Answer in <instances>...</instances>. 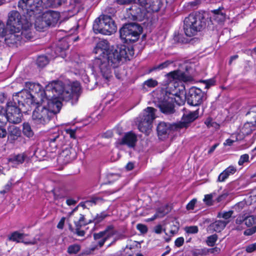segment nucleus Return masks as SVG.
I'll return each instance as SVG.
<instances>
[{
    "label": "nucleus",
    "instance_id": "nucleus-30",
    "mask_svg": "<svg viewBox=\"0 0 256 256\" xmlns=\"http://www.w3.org/2000/svg\"><path fill=\"white\" fill-rule=\"evenodd\" d=\"M168 129V126L164 122H160L157 126V130L159 134H166Z\"/></svg>",
    "mask_w": 256,
    "mask_h": 256
},
{
    "label": "nucleus",
    "instance_id": "nucleus-24",
    "mask_svg": "<svg viewBox=\"0 0 256 256\" xmlns=\"http://www.w3.org/2000/svg\"><path fill=\"white\" fill-rule=\"evenodd\" d=\"M66 0H47L44 6L46 8H55L60 6L62 3L64 2Z\"/></svg>",
    "mask_w": 256,
    "mask_h": 256
},
{
    "label": "nucleus",
    "instance_id": "nucleus-61",
    "mask_svg": "<svg viewBox=\"0 0 256 256\" xmlns=\"http://www.w3.org/2000/svg\"><path fill=\"white\" fill-rule=\"evenodd\" d=\"M214 120L211 118H208L204 122V124L208 128H211Z\"/></svg>",
    "mask_w": 256,
    "mask_h": 256
},
{
    "label": "nucleus",
    "instance_id": "nucleus-13",
    "mask_svg": "<svg viewBox=\"0 0 256 256\" xmlns=\"http://www.w3.org/2000/svg\"><path fill=\"white\" fill-rule=\"evenodd\" d=\"M184 67L186 70V72L178 69L166 74V76L170 82L177 80L188 82L192 80V76L189 74L188 64H184Z\"/></svg>",
    "mask_w": 256,
    "mask_h": 256
},
{
    "label": "nucleus",
    "instance_id": "nucleus-42",
    "mask_svg": "<svg viewBox=\"0 0 256 256\" xmlns=\"http://www.w3.org/2000/svg\"><path fill=\"white\" fill-rule=\"evenodd\" d=\"M185 231L188 234H194L198 232V227L196 226H187L185 228Z\"/></svg>",
    "mask_w": 256,
    "mask_h": 256
},
{
    "label": "nucleus",
    "instance_id": "nucleus-9",
    "mask_svg": "<svg viewBox=\"0 0 256 256\" xmlns=\"http://www.w3.org/2000/svg\"><path fill=\"white\" fill-rule=\"evenodd\" d=\"M42 3L41 0H20L18 3V8L33 21L35 12L41 6Z\"/></svg>",
    "mask_w": 256,
    "mask_h": 256
},
{
    "label": "nucleus",
    "instance_id": "nucleus-25",
    "mask_svg": "<svg viewBox=\"0 0 256 256\" xmlns=\"http://www.w3.org/2000/svg\"><path fill=\"white\" fill-rule=\"evenodd\" d=\"M220 251V249L218 247H214L213 248L208 249L206 250H199L198 252H195L194 256H198V254L201 255H206L207 253L213 254H218Z\"/></svg>",
    "mask_w": 256,
    "mask_h": 256
},
{
    "label": "nucleus",
    "instance_id": "nucleus-1",
    "mask_svg": "<svg viewBox=\"0 0 256 256\" xmlns=\"http://www.w3.org/2000/svg\"><path fill=\"white\" fill-rule=\"evenodd\" d=\"M94 52L99 56L92 61V70L100 74L106 80L112 77V68L117 67L123 59H130L134 54L132 50L125 46H110L106 40H102L96 45Z\"/></svg>",
    "mask_w": 256,
    "mask_h": 256
},
{
    "label": "nucleus",
    "instance_id": "nucleus-44",
    "mask_svg": "<svg viewBox=\"0 0 256 256\" xmlns=\"http://www.w3.org/2000/svg\"><path fill=\"white\" fill-rule=\"evenodd\" d=\"M108 214L105 212H102L99 214H98L94 218V221L96 222H100L104 220Z\"/></svg>",
    "mask_w": 256,
    "mask_h": 256
},
{
    "label": "nucleus",
    "instance_id": "nucleus-27",
    "mask_svg": "<svg viewBox=\"0 0 256 256\" xmlns=\"http://www.w3.org/2000/svg\"><path fill=\"white\" fill-rule=\"evenodd\" d=\"M80 248L81 246L80 244H71L68 246L67 252L70 254H75L80 251Z\"/></svg>",
    "mask_w": 256,
    "mask_h": 256
},
{
    "label": "nucleus",
    "instance_id": "nucleus-21",
    "mask_svg": "<svg viewBox=\"0 0 256 256\" xmlns=\"http://www.w3.org/2000/svg\"><path fill=\"white\" fill-rule=\"evenodd\" d=\"M8 132V138L11 142H13L15 140H16L20 136L21 134L20 130L14 126H9Z\"/></svg>",
    "mask_w": 256,
    "mask_h": 256
},
{
    "label": "nucleus",
    "instance_id": "nucleus-63",
    "mask_svg": "<svg viewBox=\"0 0 256 256\" xmlns=\"http://www.w3.org/2000/svg\"><path fill=\"white\" fill-rule=\"evenodd\" d=\"M234 141L235 140H234L228 138L225 141V142L224 143V146H230L232 144Z\"/></svg>",
    "mask_w": 256,
    "mask_h": 256
},
{
    "label": "nucleus",
    "instance_id": "nucleus-55",
    "mask_svg": "<svg viewBox=\"0 0 256 256\" xmlns=\"http://www.w3.org/2000/svg\"><path fill=\"white\" fill-rule=\"evenodd\" d=\"M79 206L82 207L84 208H88V207L91 206L90 202L88 200H86L84 202H80L77 206L78 207Z\"/></svg>",
    "mask_w": 256,
    "mask_h": 256
},
{
    "label": "nucleus",
    "instance_id": "nucleus-53",
    "mask_svg": "<svg viewBox=\"0 0 256 256\" xmlns=\"http://www.w3.org/2000/svg\"><path fill=\"white\" fill-rule=\"evenodd\" d=\"M6 32L4 24L0 20V36H4Z\"/></svg>",
    "mask_w": 256,
    "mask_h": 256
},
{
    "label": "nucleus",
    "instance_id": "nucleus-40",
    "mask_svg": "<svg viewBox=\"0 0 256 256\" xmlns=\"http://www.w3.org/2000/svg\"><path fill=\"white\" fill-rule=\"evenodd\" d=\"M200 82L204 84L205 88L208 89L210 86L215 84L216 81L214 78H210L208 80H200Z\"/></svg>",
    "mask_w": 256,
    "mask_h": 256
},
{
    "label": "nucleus",
    "instance_id": "nucleus-34",
    "mask_svg": "<svg viewBox=\"0 0 256 256\" xmlns=\"http://www.w3.org/2000/svg\"><path fill=\"white\" fill-rule=\"evenodd\" d=\"M244 223L247 226H250L256 223V217L250 216L244 218Z\"/></svg>",
    "mask_w": 256,
    "mask_h": 256
},
{
    "label": "nucleus",
    "instance_id": "nucleus-8",
    "mask_svg": "<svg viewBox=\"0 0 256 256\" xmlns=\"http://www.w3.org/2000/svg\"><path fill=\"white\" fill-rule=\"evenodd\" d=\"M60 18V14L56 11L48 10L45 12L40 18H37L35 25L40 28H44L46 26H54Z\"/></svg>",
    "mask_w": 256,
    "mask_h": 256
},
{
    "label": "nucleus",
    "instance_id": "nucleus-3",
    "mask_svg": "<svg viewBox=\"0 0 256 256\" xmlns=\"http://www.w3.org/2000/svg\"><path fill=\"white\" fill-rule=\"evenodd\" d=\"M62 90L61 92L66 90L70 92L69 99H63L60 96H53L54 93H50V96L47 94L40 97V102L36 104L38 106L34 110L32 116V120L36 124L44 125L48 124L51 118L60 111L62 107L60 100L68 101L74 95H77L80 92V86L78 82L66 85L62 84Z\"/></svg>",
    "mask_w": 256,
    "mask_h": 256
},
{
    "label": "nucleus",
    "instance_id": "nucleus-41",
    "mask_svg": "<svg viewBox=\"0 0 256 256\" xmlns=\"http://www.w3.org/2000/svg\"><path fill=\"white\" fill-rule=\"evenodd\" d=\"M230 192L226 190H224L222 192V193L216 199V200L218 202H221L222 201L224 200L227 196L229 195Z\"/></svg>",
    "mask_w": 256,
    "mask_h": 256
},
{
    "label": "nucleus",
    "instance_id": "nucleus-16",
    "mask_svg": "<svg viewBox=\"0 0 256 256\" xmlns=\"http://www.w3.org/2000/svg\"><path fill=\"white\" fill-rule=\"evenodd\" d=\"M198 116V110L188 114H184L181 121L176 124L178 128H186L189 124L194 121Z\"/></svg>",
    "mask_w": 256,
    "mask_h": 256
},
{
    "label": "nucleus",
    "instance_id": "nucleus-51",
    "mask_svg": "<svg viewBox=\"0 0 256 256\" xmlns=\"http://www.w3.org/2000/svg\"><path fill=\"white\" fill-rule=\"evenodd\" d=\"M254 250H256V242L251 244L246 248V251L248 252H254Z\"/></svg>",
    "mask_w": 256,
    "mask_h": 256
},
{
    "label": "nucleus",
    "instance_id": "nucleus-62",
    "mask_svg": "<svg viewBox=\"0 0 256 256\" xmlns=\"http://www.w3.org/2000/svg\"><path fill=\"white\" fill-rule=\"evenodd\" d=\"M7 134V132L6 129L0 127V138H3L6 137Z\"/></svg>",
    "mask_w": 256,
    "mask_h": 256
},
{
    "label": "nucleus",
    "instance_id": "nucleus-2",
    "mask_svg": "<svg viewBox=\"0 0 256 256\" xmlns=\"http://www.w3.org/2000/svg\"><path fill=\"white\" fill-rule=\"evenodd\" d=\"M26 89L13 96L12 100L16 102L19 107H24L26 104L30 106L36 105L40 102V97L54 93L53 96H60L63 99H69L70 92L64 91L61 92L62 90V82L60 81H54L49 83L46 86V90H42V86L39 84L25 82Z\"/></svg>",
    "mask_w": 256,
    "mask_h": 256
},
{
    "label": "nucleus",
    "instance_id": "nucleus-19",
    "mask_svg": "<svg viewBox=\"0 0 256 256\" xmlns=\"http://www.w3.org/2000/svg\"><path fill=\"white\" fill-rule=\"evenodd\" d=\"M136 142V136L132 132L125 134L124 136L119 142L120 144H126L129 147H134Z\"/></svg>",
    "mask_w": 256,
    "mask_h": 256
},
{
    "label": "nucleus",
    "instance_id": "nucleus-64",
    "mask_svg": "<svg viewBox=\"0 0 256 256\" xmlns=\"http://www.w3.org/2000/svg\"><path fill=\"white\" fill-rule=\"evenodd\" d=\"M100 238H101V240H100L98 242V243L100 246L102 247L107 240H106V238H104V237H102Z\"/></svg>",
    "mask_w": 256,
    "mask_h": 256
},
{
    "label": "nucleus",
    "instance_id": "nucleus-18",
    "mask_svg": "<svg viewBox=\"0 0 256 256\" xmlns=\"http://www.w3.org/2000/svg\"><path fill=\"white\" fill-rule=\"evenodd\" d=\"M26 234H21L18 232L12 233L8 237L10 240L16 242H23L26 244H37V240L34 238L32 240H26L24 238Z\"/></svg>",
    "mask_w": 256,
    "mask_h": 256
},
{
    "label": "nucleus",
    "instance_id": "nucleus-35",
    "mask_svg": "<svg viewBox=\"0 0 256 256\" xmlns=\"http://www.w3.org/2000/svg\"><path fill=\"white\" fill-rule=\"evenodd\" d=\"M216 193L213 192L210 194H206L204 196V202L205 204L208 206H212L213 204L212 202V198L215 196Z\"/></svg>",
    "mask_w": 256,
    "mask_h": 256
},
{
    "label": "nucleus",
    "instance_id": "nucleus-6",
    "mask_svg": "<svg viewBox=\"0 0 256 256\" xmlns=\"http://www.w3.org/2000/svg\"><path fill=\"white\" fill-rule=\"evenodd\" d=\"M93 30L96 34L110 35L116 32V26L110 16H103L95 20Z\"/></svg>",
    "mask_w": 256,
    "mask_h": 256
},
{
    "label": "nucleus",
    "instance_id": "nucleus-48",
    "mask_svg": "<svg viewBox=\"0 0 256 256\" xmlns=\"http://www.w3.org/2000/svg\"><path fill=\"white\" fill-rule=\"evenodd\" d=\"M228 178L227 174H226L224 171L221 172L218 176L217 181L218 182H224L226 179Z\"/></svg>",
    "mask_w": 256,
    "mask_h": 256
},
{
    "label": "nucleus",
    "instance_id": "nucleus-28",
    "mask_svg": "<svg viewBox=\"0 0 256 256\" xmlns=\"http://www.w3.org/2000/svg\"><path fill=\"white\" fill-rule=\"evenodd\" d=\"M23 133L28 138H31L34 135V132L29 124L24 123L23 124Z\"/></svg>",
    "mask_w": 256,
    "mask_h": 256
},
{
    "label": "nucleus",
    "instance_id": "nucleus-56",
    "mask_svg": "<svg viewBox=\"0 0 256 256\" xmlns=\"http://www.w3.org/2000/svg\"><path fill=\"white\" fill-rule=\"evenodd\" d=\"M60 138V136L58 134L56 133L54 134V136H50L48 138V140L50 143L54 142L57 139Z\"/></svg>",
    "mask_w": 256,
    "mask_h": 256
},
{
    "label": "nucleus",
    "instance_id": "nucleus-33",
    "mask_svg": "<svg viewBox=\"0 0 256 256\" xmlns=\"http://www.w3.org/2000/svg\"><path fill=\"white\" fill-rule=\"evenodd\" d=\"M48 63V60L46 56H42L38 57L37 59L38 65L40 67H43Z\"/></svg>",
    "mask_w": 256,
    "mask_h": 256
},
{
    "label": "nucleus",
    "instance_id": "nucleus-32",
    "mask_svg": "<svg viewBox=\"0 0 256 256\" xmlns=\"http://www.w3.org/2000/svg\"><path fill=\"white\" fill-rule=\"evenodd\" d=\"M26 158V156L24 154H18L14 156L12 160L16 164H22Z\"/></svg>",
    "mask_w": 256,
    "mask_h": 256
},
{
    "label": "nucleus",
    "instance_id": "nucleus-45",
    "mask_svg": "<svg viewBox=\"0 0 256 256\" xmlns=\"http://www.w3.org/2000/svg\"><path fill=\"white\" fill-rule=\"evenodd\" d=\"M249 160V156L248 154H244L240 156L239 160L238 162V164L240 166H242L243 164L248 161Z\"/></svg>",
    "mask_w": 256,
    "mask_h": 256
},
{
    "label": "nucleus",
    "instance_id": "nucleus-31",
    "mask_svg": "<svg viewBox=\"0 0 256 256\" xmlns=\"http://www.w3.org/2000/svg\"><path fill=\"white\" fill-rule=\"evenodd\" d=\"M88 222H87L84 218V216L82 214H80L78 220H74V224L76 228H80L82 226L87 224Z\"/></svg>",
    "mask_w": 256,
    "mask_h": 256
},
{
    "label": "nucleus",
    "instance_id": "nucleus-17",
    "mask_svg": "<svg viewBox=\"0 0 256 256\" xmlns=\"http://www.w3.org/2000/svg\"><path fill=\"white\" fill-rule=\"evenodd\" d=\"M128 10L130 14L135 18L144 17L146 14L144 6H141L138 1V3H134L128 8Z\"/></svg>",
    "mask_w": 256,
    "mask_h": 256
},
{
    "label": "nucleus",
    "instance_id": "nucleus-57",
    "mask_svg": "<svg viewBox=\"0 0 256 256\" xmlns=\"http://www.w3.org/2000/svg\"><path fill=\"white\" fill-rule=\"evenodd\" d=\"M134 0H116V2L118 4H130Z\"/></svg>",
    "mask_w": 256,
    "mask_h": 256
},
{
    "label": "nucleus",
    "instance_id": "nucleus-52",
    "mask_svg": "<svg viewBox=\"0 0 256 256\" xmlns=\"http://www.w3.org/2000/svg\"><path fill=\"white\" fill-rule=\"evenodd\" d=\"M184 243V238L182 237H180V238H177L175 242H174L175 245L177 247L181 246H182Z\"/></svg>",
    "mask_w": 256,
    "mask_h": 256
},
{
    "label": "nucleus",
    "instance_id": "nucleus-43",
    "mask_svg": "<svg viewBox=\"0 0 256 256\" xmlns=\"http://www.w3.org/2000/svg\"><path fill=\"white\" fill-rule=\"evenodd\" d=\"M144 84L148 88H154L158 85V82L156 80L150 78L144 82Z\"/></svg>",
    "mask_w": 256,
    "mask_h": 256
},
{
    "label": "nucleus",
    "instance_id": "nucleus-49",
    "mask_svg": "<svg viewBox=\"0 0 256 256\" xmlns=\"http://www.w3.org/2000/svg\"><path fill=\"white\" fill-rule=\"evenodd\" d=\"M256 232V226H254L246 230L244 232V234L246 236H250Z\"/></svg>",
    "mask_w": 256,
    "mask_h": 256
},
{
    "label": "nucleus",
    "instance_id": "nucleus-60",
    "mask_svg": "<svg viewBox=\"0 0 256 256\" xmlns=\"http://www.w3.org/2000/svg\"><path fill=\"white\" fill-rule=\"evenodd\" d=\"M154 232L157 234H160L162 233V228L161 225H158L155 226L154 228Z\"/></svg>",
    "mask_w": 256,
    "mask_h": 256
},
{
    "label": "nucleus",
    "instance_id": "nucleus-15",
    "mask_svg": "<svg viewBox=\"0 0 256 256\" xmlns=\"http://www.w3.org/2000/svg\"><path fill=\"white\" fill-rule=\"evenodd\" d=\"M76 157V153L75 150L72 147H68L64 149L60 153L58 160L63 164H68Z\"/></svg>",
    "mask_w": 256,
    "mask_h": 256
},
{
    "label": "nucleus",
    "instance_id": "nucleus-22",
    "mask_svg": "<svg viewBox=\"0 0 256 256\" xmlns=\"http://www.w3.org/2000/svg\"><path fill=\"white\" fill-rule=\"evenodd\" d=\"M229 221L218 220L211 224L209 226L210 229L216 232H220L224 229Z\"/></svg>",
    "mask_w": 256,
    "mask_h": 256
},
{
    "label": "nucleus",
    "instance_id": "nucleus-46",
    "mask_svg": "<svg viewBox=\"0 0 256 256\" xmlns=\"http://www.w3.org/2000/svg\"><path fill=\"white\" fill-rule=\"evenodd\" d=\"M226 174L229 176L230 175L233 174L236 172V168L234 166H230L224 170Z\"/></svg>",
    "mask_w": 256,
    "mask_h": 256
},
{
    "label": "nucleus",
    "instance_id": "nucleus-26",
    "mask_svg": "<svg viewBox=\"0 0 256 256\" xmlns=\"http://www.w3.org/2000/svg\"><path fill=\"white\" fill-rule=\"evenodd\" d=\"M214 14V18L218 22H222L225 18V14L222 12L220 8L214 10L212 11Z\"/></svg>",
    "mask_w": 256,
    "mask_h": 256
},
{
    "label": "nucleus",
    "instance_id": "nucleus-50",
    "mask_svg": "<svg viewBox=\"0 0 256 256\" xmlns=\"http://www.w3.org/2000/svg\"><path fill=\"white\" fill-rule=\"evenodd\" d=\"M196 199H192V200H190L186 205V209L188 210H192L194 208V205L196 204Z\"/></svg>",
    "mask_w": 256,
    "mask_h": 256
},
{
    "label": "nucleus",
    "instance_id": "nucleus-23",
    "mask_svg": "<svg viewBox=\"0 0 256 256\" xmlns=\"http://www.w3.org/2000/svg\"><path fill=\"white\" fill-rule=\"evenodd\" d=\"M254 129L255 124H253V122H247L244 124L240 132L243 135L246 136L251 134Z\"/></svg>",
    "mask_w": 256,
    "mask_h": 256
},
{
    "label": "nucleus",
    "instance_id": "nucleus-7",
    "mask_svg": "<svg viewBox=\"0 0 256 256\" xmlns=\"http://www.w3.org/2000/svg\"><path fill=\"white\" fill-rule=\"evenodd\" d=\"M142 28L135 23L126 24L120 30V36L126 42H134L138 39Z\"/></svg>",
    "mask_w": 256,
    "mask_h": 256
},
{
    "label": "nucleus",
    "instance_id": "nucleus-59",
    "mask_svg": "<svg viewBox=\"0 0 256 256\" xmlns=\"http://www.w3.org/2000/svg\"><path fill=\"white\" fill-rule=\"evenodd\" d=\"M244 216H239L236 220V224H240L243 222H244Z\"/></svg>",
    "mask_w": 256,
    "mask_h": 256
},
{
    "label": "nucleus",
    "instance_id": "nucleus-38",
    "mask_svg": "<svg viewBox=\"0 0 256 256\" xmlns=\"http://www.w3.org/2000/svg\"><path fill=\"white\" fill-rule=\"evenodd\" d=\"M218 240V236L216 234H212L208 236L206 240V244L210 246H212L214 245L216 241Z\"/></svg>",
    "mask_w": 256,
    "mask_h": 256
},
{
    "label": "nucleus",
    "instance_id": "nucleus-14",
    "mask_svg": "<svg viewBox=\"0 0 256 256\" xmlns=\"http://www.w3.org/2000/svg\"><path fill=\"white\" fill-rule=\"evenodd\" d=\"M174 100L166 94L164 96V100L159 102L158 106L160 111L166 114H170L174 112Z\"/></svg>",
    "mask_w": 256,
    "mask_h": 256
},
{
    "label": "nucleus",
    "instance_id": "nucleus-36",
    "mask_svg": "<svg viewBox=\"0 0 256 256\" xmlns=\"http://www.w3.org/2000/svg\"><path fill=\"white\" fill-rule=\"evenodd\" d=\"M88 200L90 202L91 206L96 204H101L104 202V200L101 197L99 196H94Z\"/></svg>",
    "mask_w": 256,
    "mask_h": 256
},
{
    "label": "nucleus",
    "instance_id": "nucleus-39",
    "mask_svg": "<svg viewBox=\"0 0 256 256\" xmlns=\"http://www.w3.org/2000/svg\"><path fill=\"white\" fill-rule=\"evenodd\" d=\"M8 122L5 110L0 106V124H4Z\"/></svg>",
    "mask_w": 256,
    "mask_h": 256
},
{
    "label": "nucleus",
    "instance_id": "nucleus-10",
    "mask_svg": "<svg viewBox=\"0 0 256 256\" xmlns=\"http://www.w3.org/2000/svg\"><path fill=\"white\" fill-rule=\"evenodd\" d=\"M156 110L152 107H148L143 112L138 125L139 130L144 133H148L152 128V121L155 118Z\"/></svg>",
    "mask_w": 256,
    "mask_h": 256
},
{
    "label": "nucleus",
    "instance_id": "nucleus-47",
    "mask_svg": "<svg viewBox=\"0 0 256 256\" xmlns=\"http://www.w3.org/2000/svg\"><path fill=\"white\" fill-rule=\"evenodd\" d=\"M136 228L142 234H146L148 232V228L146 226L143 224H138Z\"/></svg>",
    "mask_w": 256,
    "mask_h": 256
},
{
    "label": "nucleus",
    "instance_id": "nucleus-37",
    "mask_svg": "<svg viewBox=\"0 0 256 256\" xmlns=\"http://www.w3.org/2000/svg\"><path fill=\"white\" fill-rule=\"evenodd\" d=\"M233 214L232 210H229L228 212H219L218 214V216L224 218L226 221H228V220L231 218Z\"/></svg>",
    "mask_w": 256,
    "mask_h": 256
},
{
    "label": "nucleus",
    "instance_id": "nucleus-58",
    "mask_svg": "<svg viewBox=\"0 0 256 256\" xmlns=\"http://www.w3.org/2000/svg\"><path fill=\"white\" fill-rule=\"evenodd\" d=\"M66 218L64 217H62L59 222L57 225V228L59 229H62L64 228V222H65Z\"/></svg>",
    "mask_w": 256,
    "mask_h": 256
},
{
    "label": "nucleus",
    "instance_id": "nucleus-4",
    "mask_svg": "<svg viewBox=\"0 0 256 256\" xmlns=\"http://www.w3.org/2000/svg\"><path fill=\"white\" fill-rule=\"evenodd\" d=\"M32 20L24 14L22 16L16 10L8 14L7 26L9 34L5 38L8 44H18L22 40H30L32 38L30 31Z\"/></svg>",
    "mask_w": 256,
    "mask_h": 256
},
{
    "label": "nucleus",
    "instance_id": "nucleus-11",
    "mask_svg": "<svg viewBox=\"0 0 256 256\" xmlns=\"http://www.w3.org/2000/svg\"><path fill=\"white\" fill-rule=\"evenodd\" d=\"M22 107H19L16 102L10 101L7 103L6 108L5 110L6 116L8 122L13 124L20 123L22 120Z\"/></svg>",
    "mask_w": 256,
    "mask_h": 256
},
{
    "label": "nucleus",
    "instance_id": "nucleus-12",
    "mask_svg": "<svg viewBox=\"0 0 256 256\" xmlns=\"http://www.w3.org/2000/svg\"><path fill=\"white\" fill-rule=\"evenodd\" d=\"M205 98V94L202 90L196 87H192L189 90L186 96L187 102L192 106L200 105Z\"/></svg>",
    "mask_w": 256,
    "mask_h": 256
},
{
    "label": "nucleus",
    "instance_id": "nucleus-5",
    "mask_svg": "<svg viewBox=\"0 0 256 256\" xmlns=\"http://www.w3.org/2000/svg\"><path fill=\"white\" fill-rule=\"evenodd\" d=\"M205 25V22L200 14H190L184 20V32L186 35L191 37L200 31Z\"/></svg>",
    "mask_w": 256,
    "mask_h": 256
},
{
    "label": "nucleus",
    "instance_id": "nucleus-54",
    "mask_svg": "<svg viewBox=\"0 0 256 256\" xmlns=\"http://www.w3.org/2000/svg\"><path fill=\"white\" fill-rule=\"evenodd\" d=\"M66 132L68 134L71 138H76V130L66 129Z\"/></svg>",
    "mask_w": 256,
    "mask_h": 256
},
{
    "label": "nucleus",
    "instance_id": "nucleus-29",
    "mask_svg": "<svg viewBox=\"0 0 256 256\" xmlns=\"http://www.w3.org/2000/svg\"><path fill=\"white\" fill-rule=\"evenodd\" d=\"M172 63V62L170 60H166L158 66H154L152 69L150 70V72H152L156 70H161L167 68L168 66Z\"/></svg>",
    "mask_w": 256,
    "mask_h": 256
},
{
    "label": "nucleus",
    "instance_id": "nucleus-20",
    "mask_svg": "<svg viewBox=\"0 0 256 256\" xmlns=\"http://www.w3.org/2000/svg\"><path fill=\"white\" fill-rule=\"evenodd\" d=\"M116 234V232L114 230V226H109L104 230L95 234H94V238L96 240H98L102 237H104L106 238V240H108Z\"/></svg>",
    "mask_w": 256,
    "mask_h": 256
}]
</instances>
